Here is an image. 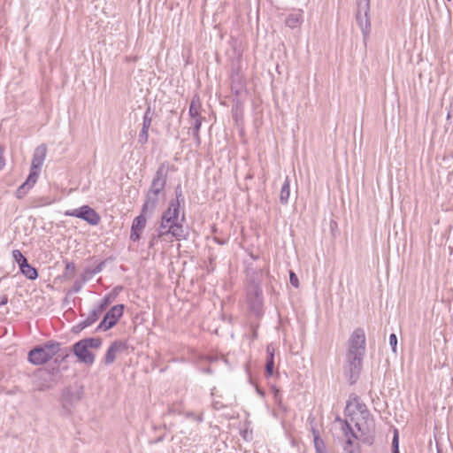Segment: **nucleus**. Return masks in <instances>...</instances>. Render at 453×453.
<instances>
[{
  "mask_svg": "<svg viewBox=\"0 0 453 453\" xmlns=\"http://www.w3.org/2000/svg\"><path fill=\"white\" fill-rule=\"evenodd\" d=\"M365 334L363 328H356L348 340L345 356L344 373L349 384H354L359 378L365 355Z\"/></svg>",
  "mask_w": 453,
  "mask_h": 453,
  "instance_id": "nucleus-1",
  "label": "nucleus"
},
{
  "mask_svg": "<svg viewBox=\"0 0 453 453\" xmlns=\"http://www.w3.org/2000/svg\"><path fill=\"white\" fill-rule=\"evenodd\" d=\"M169 166L166 162L162 163L156 171L150 187L145 195V201L142 207V213L151 216L156 210L159 196L163 193L168 177Z\"/></svg>",
  "mask_w": 453,
  "mask_h": 453,
  "instance_id": "nucleus-2",
  "label": "nucleus"
},
{
  "mask_svg": "<svg viewBox=\"0 0 453 453\" xmlns=\"http://www.w3.org/2000/svg\"><path fill=\"white\" fill-rule=\"evenodd\" d=\"M350 421L355 424L357 432L356 433L353 430L347 420H343L342 431L344 435L347 437L350 435L365 444L372 445L375 438V421L373 417L371 414L362 417L352 416Z\"/></svg>",
  "mask_w": 453,
  "mask_h": 453,
  "instance_id": "nucleus-3",
  "label": "nucleus"
},
{
  "mask_svg": "<svg viewBox=\"0 0 453 453\" xmlns=\"http://www.w3.org/2000/svg\"><path fill=\"white\" fill-rule=\"evenodd\" d=\"M62 344L56 341H48L41 345H36L28 352V361L35 365H44L54 356L58 355L65 359L69 355V350L61 348Z\"/></svg>",
  "mask_w": 453,
  "mask_h": 453,
  "instance_id": "nucleus-4",
  "label": "nucleus"
},
{
  "mask_svg": "<svg viewBox=\"0 0 453 453\" xmlns=\"http://www.w3.org/2000/svg\"><path fill=\"white\" fill-rule=\"evenodd\" d=\"M46 154L47 147L45 144H41L35 150L30 173L26 181L23 182L16 190L15 196L18 199H22L36 183L40 169L43 165Z\"/></svg>",
  "mask_w": 453,
  "mask_h": 453,
  "instance_id": "nucleus-5",
  "label": "nucleus"
},
{
  "mask_svg": "<svg viewBox=\"0 0 453 453\" xmlns=\"http://www.w3.org/2000/svg\"><path fill=\"white\" fill-rule=\"evenodd\" d=\"M247 303L251 312L257 317L263 314V291L258 282L250 281L246 288Z\"/></svg>",
  "mask_w": 453,
  "mask_h": 453,
  "instance_id": "nucleus-6",
  "label": "nucleus"
},
{
  "mask_svg": "<svg viewBox=\"0 0 453 453\" xmlns=\"http://www.w3.org/2000/svg\"><path fill=\"white\" fill-rule=\"evenodd\" d=\"M59 372L58 367L51 370L42 368L35 372L33 384L37 391H45L51 388L56 383L55 375Z\"/></svg>",
  "mask_w": 453,
  "mask_h": 453,
  "instance_id": "nucleus-7",
  "label": "nucleus"
},
{
  "mask_svg": "<svg viewBox=\"0 0 453 453\" xmlns=\"http://www.w3.org/2000/svg\"><path fill=\"white\" fill-rule=\"evenodd\" d=\"M370 0H357L356 20L361 29L364 38L369 35L371 31L370 21Z\"/></svg>",
  "mask_w": 453,
  "mask_h": 453,
  "instance_id": "nucleus-8",
  "label": "nucleus"
},
{
  "mask_svg": "<svg viewBox=\"0 0 453 453\" xmlns=\"http://www.w3.org/2000/svg\"><path fill=\"white\" fill-rule=\"evenodd\" d=\"M124 309V304H116L112 306L106 311L96 330L105 332L115 326L119 319L123 316Z\"/></svg>",
  "mask_w": 453,
  "mask_h": 453,
  "instance_id": "nucleus-9",
  "label": "nucleus"
},
{
  "mask_svg": "<svg viewBox=\"0 0 453 453\" xmlns=\"http://www.w3.org/2000/svg\"><path fill=\"white\" fill-rule=\"evenodd\" d=\"M65 214L66 216L81 219L91 226H97L101 221L99 213L88 205H82L80 208L66 211Z\"/></svg>",
  "mask_w": 453,
  "mask_h": 453,
  "instance_id": "nucleus-10",
  "label": "nucleus"
},
{
  "mask_svg": "<svg viewBox=\"0 0 453 453\" xmlns=\"http://www.w3.org/2000/svg\"><path fill=\"white\" fill-rule=\"evenodd\" d=\"M157 234L159 236L164 237L165 235L171 234L177 240L185 239L186 234L182 225H170L165 224L163 221H160V225L157 228Z\"/></svg>",
  "mask_w": 453,
  "mask_h": 453,
  "instance_id": "nucleus-11",
  "label": "nucleus"
},
{
  "mask_svg": "<svg viewBox=\"0 0 453 453\" xmlns=\"http://www.w3.org/2000/svg\"><path fill=\"white\" fill-rule=\"evenodd\" d=\"M73 352L85 365H91L95 362V355L81 340L73 345Z\"/></svg>",
  "mask_w": 453,
  "mask_h": 453,
  "instance_id": "nucleus-12",
  "label": "nucleus"
},
{
  "mask_svg": "<svg viewBox=\"0 0 453 453\" xmlns=\"http://www.w3.org/2000/svg\"><path fill=\"white\" fill-rule=\"evenodd\" d=\"M180 213V203L177 200H171L169 206L161 216V221L170 225H182L178 222Z\"/></svg>",
  "mask_w": 453,
  "mask_h": 453,
  "instance_id": "nucleus-13",
  "label": "nucleus"
},
{
  "mask_svg": "<svg viewBox=\"0 0 453 453\" xmlns=\"http://www.w3.org/2000/svg\"><path fill=\"white\" fill-rule=\"evenodd\" d=\"M103 313H104V311L101 309H99V307L97 305H95V307L88 313L87 318L73 326V332L80 333L83 329L92 326L94 323H96L100 319V317L102 316Z\"/></svg>",
  "mask_w": 453,
  "mask_h": 453,
  "instance_id": "nucleus-14",
  "label": "nucleus"
},
{
  "mask_svg": "<svg viewBox=\"0 0 453 453\" xmlns=\"http://www.w3.org/2000/svg\"><path fill=\"white\" fill-rule=\"evenodd\" d=\"M127 349V344L120 340L114 341L108 348L104 362L106 365H111L116 359L118 352H123Z\"/></svg>",
  "mask_w": 453,
  "mask_h": 453,
  "instance_id": "nucleus-15",
  "label": "nucleus"
},
{
  "mask_svg": "<svg viewBox=\"0 0 453 453\" xmlns=\"http://www.w3.org/2000/svg\"><path fill=\"white\" fill-rule=\"evenodd\" d=\"M146 216L147 215L141 212L140 215L135 217L134 219L133 220L130 234V239L133 242H137L140 240L141 233L146 226Z\"/></svg>",
  "mask_w": 453,
  "mask_h": 453,
  "instance_id": "nucleus-16",
  "label": "nucleus"
},
{
  "mask_svg": "<svg viewBox=\"0 0 453 453\" xmlns=\"http://www.w3.org/2000/svg\"><path fill=\"white\" fill-rule=\"evenodd\" d=\"M62 398L64 406L65 404L73 405L81 400V393L80 391H73L71 388H66L62 393Z\"/></svg>",
  "mask_w": 453,
  "mask_h": 453,
  "instance_id": "nucleus-17",
  "label": "nucleus"
},
{
  "mask_svg": "<svg viewBox=\"0 0 453 453\" xmlns=\"http://www.w3.org/2000/svg\"><path fill=\"white\" fill-rule=\"evenodd\" d=\"M121 287H116L111 293L104 296V297L96 305L104 311L110 304L115 300L118 296V290L121 289Z\"/></svg>",
  "mask_w": 453,
  "mask_h": 453,
  "instance_id": "nucleus-18",
  "label": "nucleus"
},
{
  "mask_svg": "<svg viewBox=\"0 0 453 453\" xmlns=\"http://www.w3.org/2000/svg\"><path fill=\"white\" fill-rule=\"evenodd\" d=\"M266 353L265 373L267 376H272L274 370V349L271 345H268Z\"/></svg>",
  "mask_w": 453,
  "mask_h": 453,
  "instance_id": "nucleus-19",
  "label": "nucleus"
},
{
  "mask_svg": "<svg viewBox=\"0 0 453 453\" xmlns=\"http://www.w3.org/2000/svg\"><path fill=\"white\" fill-rule=\"evenodd\" d=\"M303 21V15L301 11L288 14L286 18L285 23L290 28H296L301 25Z\"/></svg>",
  "mask_w": 453,
  "mask_h": 453,
  "instance_id": "nucleus-20",
  "label": "nucleus"
},
{
  "mask_svg": "<svg viewBox=\"0 0 453 453\" xmlns=\"http://www.w3.org/2000/svg\"><path fill=\"white\" fill-rule=\"evenodd\" d=\"M290 196V180L288 176L285 178V180L281 186L280 193V202L281 204H287L288 203Z\"/></svg>",
  "mask_w": 453,
  "mask_h": 453,
  "instance_id": "nucleus-21",
  "label": "nucleus"
},
{
  "mask_svg": "<svg viewBox=\"0 0 453 453\" xmlns=\"http://www.w3.org/2000/svg\"><path fill=\"white\" fill-rule=\"evenodd\" d=\"M201 102L197 95L192 97L190 102L188 114L191 119L201 117L200 115Z\"/></svg>",
  "mask_w": 453,
  "mask_h": 453,
  "instance_id": "nucleus-22",
  "label": "nucleus"
},
{
  "mask_svg": "<svg viewBox=\"0 0 453 453\" xmlns=\"http://www.w3.org/2000/svg\"><path fill=\"white\" fill-rule=\"evenodd\" d=\"M20 272L28 280H35L38 277L37 270L29 265L28 261L19 266Z\"/></svg>",
  "mask_w": 453,
  "mask_h": 453,
  "instance_id": "nucleus-23",
  "label": "nucleus"
},
{
  "mask_svg": "<svg viewBox=\"0 0 453 453\" xmlns=\"http://www.w3.org/2000/svg\"><path fill=\"white\" fill-rule=\"evenodd\" d=\"M314 448L316 453H321L326 451V447L324 441L320 438L319 432L316 429H312Z\"/></svg>",
  "mask_w": 453,
  "mask_h": 453,
  "instance_id": "nucleus-24",
  "label": "nucleus"
},
{
  "mask_svg": "<svg viewBox=\"0 0 453 453\" xmlns=\"http://www.w3.org/2000/svg\"><path fill=\"white\" fill-rule=\"evenodd\" d=\"M154 117V111L151 109L150 106H148L145 110L143 118H142V129L148 130L150 129L151 126V122Z\"/></svg>",
  "mask_w": 453,
  "mask_h": 453,
  "instance_id": "nucleus-25",
  "label": "nucleus"
},
{
  "mask_svg": "<svg viewBox=\"0 0 453 453\" xmlns=\"http://www.w3.org/2000/svg\"><path fill=\"white\" fill-rule=\"evenodd\" d=\"M88 349H97L102 346V339L99 337H90L81 340Z\"/></svg>",
  "mask_w": 453,
  "mask_h": 453,
  "instance_id": "nucleus-26",
  "label": "nucleus"
},
{
  "mask_svg": "<svg viewBox=\"0 0 453 453\" xmlns=\"http://www.w3.org/2000/svg\"><path fill=\"white\" fill-rule=\"evenodd\" d=\"M353 400L355 401V403H356V409L359 413V415L357 417L367 416V415L371 414L370 411H368L365 403L361 402L357 396H355L353 398Z\"/></svg>",
  "mask_w": 453,
  "mask_h": 453,
  "instance_id": "nucleus-27",
  "label": "nucleus"
},
{
  "mask_svg": "<svg viewBox=\"0 0 453 453\" xmlns=\"http://www.w3.org/2000/svg\"><path fill=\"white\" fill-rule=\"evenodd\" d=\"M12 257L19 266L22 265L27 261V257L19 250H14L12 251Z\"/></svg>",
  "mask_w": 453,
  "mask_h": 453,
  "instance_id": "nucleus-28",
  "label": "nucleus"
},
{
  "mask_svg": "<svg viewBox=\"0 0 453 453\" xmlns=\"http://www.w3.org/2000/svg\"><path fill=\"white\" fill-rule=\"evenodd\" d=\"M65 276L73 277L75 273V265L73 262L65 261Z\"/></svg>",
  "mask_w": 453,
  "mask_h": 453,
  "instance_id": "nucleus-29",
  "label": "nucleus"
},
{
  "mask_svg": "<svg viewBox=\"0 0 453 453\" xmlns=\"http://www.w3.org/2000/svg\"><path fill=\"white\" fill-rule=\"evenodd\" d=\"M148 139H149V131L142 128V130L139 133L138 142L141 145H144L145 143L148 142Z\"/></svg>",
  "mask_w": 453,
  "mask_h": 453,
  "instance_id": "nucleus-30",
  "label": "nucleus"
},
{
  "mask_svg": "<svg viewBox=\"0 0 453 453\" xmlns=\"http://www.w3.org/2000/svg\"><path fill=\"white\" fill-rule=\"evenodd\" d=\"M392 453H400L399 452V441H398L397 430H395L394 437L392 440Z\"/></svg>",
  "mask_w": 453,
  "mask_h": 453,
  "instance_id": "nucleus-31",
  "label": "nucleus"
},
{
  "mask_svg": "<svg viewBox=\"0 0 453 453\" xmlns=\"http://www.w3.org/2000/svg\"><path fill=\"white\" fill-rule=\"evenodd\" d=\"M389 345L392 349V351L394 353L396 352V346H397V337L395 334H391L389 336Z\"/></svg>",
  "mask_w": 453,
  "mask_h": 453,
  "instance_id": "nucleus-32",
  "label": "nucleus"
},
{
  "mask_svg": "<svg viewBox=\"0 0 453 453\" xmlns=\"http://www.w3.org/2000/svg\"><path fill=\"white\" fill-rule=\"evenodd\" d=\"M194 120L192 131H199L201 128L202 121L203 119V117L194 118L192 119Z\"/></svg>",
  "mask_w": 453,
  "mask_h": 453,
  "instance_id": "nucleus-33",
  "label": "nucleus"
},
{
  "mask_svg": "<svg viewBox=\"0 0 453 453\" xmlns=\"http://www.w3.org/2000/svg\"><path fill=\"white\" fill-rule=\"evenodd\" d=\"M289 281L292 286L298 288V286H299L298 278H297L296 274L292 271L289 272Z\"/></svg>",
  "mask_w": 453,
  "mask_h": 453,
  "instance_id": "nucleus-34",
  "label": "nucleus"
},
{
  "mask_svg": "<svg viewBox=\"0 0 453 453\" xmlns=\"http://www.w3.org/2000/svg\"><path fill=\"white\" fill-rule=\"evenodd\" d=\"M81 288H82V282L76 280V281H74L70 292L78 293L81 291Z\"/></svg>",
  "mask_w": 453,
  "mask_h": 453,
  "instance_id": "nucleus-35",
  "label": "nucleus"
},
{
  "mask_svg": "<svg viewBox=\"0 0 453 453\" xmlns=\"http://www.w3.org/2000/svg\"><path fill=\"white\" fill-rule=\"evenodd\" d=\"M162 238L161 236H159V234H152V236L150 237V242H149V247L150 248H152L155 244L157 243L158 240Z\"/></svg>",
  "mask_w": 453,
  "mask_h": 453,
  "instance_id": "nucleus-36",
  "label": "nucleus"
},
{
  "mask_svg": "<svg viewBox=\"0 0 453 453\" xmlns=\"http://www.w3.org/2000/svg\"><path fill=\"white\" fill-rule=\"evenodd\" d=\"M175 196L176 198L174 200H177L180 203V199L183 200V194L180 185H178L175 188Z\"/></svg>",
  "mask_w": 453,
  "mask_h": 453,
  "instance_id": "nucleus-37",
  "label": "nucleus"
},
{
  "mask_svg": "<svg viewBox=\"0 0 453 453\" xmlns=\"http://www.w3.org/2000/svg\"><path fill=\"white\" fill-rule=\"evenodd\" d=\"M185 416L187 418H194L196 420H197L198 422H201L203 420V418L202 416H199V415H196L195 413L191 412V411H187L185 413Z\"/></svg>",
  "mask_w": 453,
  "mask_h": 453,
  "instance_id": "nucleus-38",
  "label": "nucleus"
},
{
  "mask_svg": "<svg viewBox=\"0 0 453 453\" xmlns=\"http://www.w3.org/2000/svg\"><path fill=\"white\" fill-rule=\"evenodd\" d=\"M104 264V262H101L100 264H98L92 271H90V273L92 275L99 273L103 269Z\"/></svg>",
  "mask_w": 453,
  "mask_h": 453,
  "instance_id": "nucleus-39",
  "label": "nucleus"
},
{
  "mask_svg": "<svg viewBox=\"0 0 453 453\" xmlns=\"http://www.w3.org/2000/svg\"><path fill=\"white\" fill-rule=\"evenodd\" d=\"M274 399L276 403L280 406L281 404V394L279 389L274 388Z\"/></svg>",
  "mask_w": 453,
  "mask_h": 453,
  "instance_id": "nucleus-40",
  "label": "nucleus"
},
{
  "mask_svg": "<svg viewBox=\"0 0 453 453\" xmlns=\"http://www.w3.org/2000/svg\"><path fill=\"white\" fill-rule=\"evenodd\" d=\"M193 132V137L196 142V146H199L201 144V138L199 135V131H192Z\"/></svg>",
  "mask_w": 453,
  "mask_h": 453,
  "instance_id": "nucleus-41",
  "label": "nucleus"
},
{
  "mask_svg": "<svg viewBox=\"0 0 453 453\" xmlns=\"http://www.w3.org/2000/svg\"><path fill=\"white\" fill-rule=\"evenodd\" d=\"M8 303V297L6 296H0V306L4 305Z\"/></svg>",
  "mask_w": 453,
  "mask_h": 453,
  "instance_id": "nucleus-42",
  "label": "nucleus"
},
{
  "mask_svg": "<svg viewBox=\"0 0 453 453\" xmlns=\"http://www.w3.org/2000/svg\"><path fill=\"white\" fill-rule=\"evenodd\" d=\"M4 166V159L3 157V150L0 147V170Z\"/></svg>",
  "mask_w": 453,
  "mask_h": 453,
  "instance_id": "nucleus-43",
  "label": "nucleus"
},
{
  "mask_svg": "<svg viewBox=\"0 0 453 453\" xmlns=\"http://www.w3.org/2000/svg\"><path fill=\"white\" fill-rule=\"evenodd\" d=\"M352 438L353 437H349L348 440L346 441V446L344 447L345 450L347 449L348 446H352V444H353Z\"/></svg>",
  "mask_w": 453,
  "mask_h": 453,
  "instance_id": "nucleus-44",
  "label": "nucleus"
},
{
  "mask_svg": "<svg viewBox=\"0 0 453 453\" xmlns=\"http://www.w3.org/2000/svg\"><path fill=\"white\" fill-rule=\"evenodd\" d=\"M213 407L217 410L220 409L223 407V404H221L219 402H214L213 403Z\"/></svg>",
  "mask_w": 453,
  "mask_h": 453,
  "instance_id": "nucleus-45",
  "label": "nucleus"
}]
</instances>
